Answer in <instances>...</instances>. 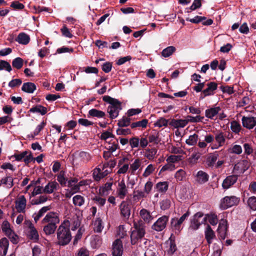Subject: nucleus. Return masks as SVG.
<instances>
[{"label":"nucleus","mask_w":256,"mask_h":256,"mask_svg":"<svg viewBox=\"0 0 256 256\" xmlns=\"http://www.w3.org/2000/svg\"><path fill=\"white\" fill-rule=\"evenodd\" d=\"M45 224L43 231L47 235L54 234L56 229V224L60 222L58 215L54 212H50L46 214L41 222Z\"/></svg>","instance_id":"nucleus-1"},{"label":"nucleus","mask_w":256,"mask_h":256,"mask_svg":"<svg viewBox=\"0 0 256 256\" xmlns=\"http://www.w3.org/2000/svg\"><path fill=\"white\" fill-rule=\"evenodd\" d=\"M56 236L59 245L66 246L70 242L72 236L68 223L64 222L58 226Z\"/></svg>","instance_id":"nucleus-2"},{"label":"nucleus","mask_w":256,"mask_h":256,"mask_svg":"<svg viewBox=\"0 0 256 256\" xmlns=\"http://www.w3.org/2000/svg\"><path fill=\"white\" fill-rule=\"evenodd\" d=\"M111 164H110L108 162L103 164L102 172H100V168H96L93 172L92 176L93 178L96 181H99L101 178L104 177L108 173L112 171V168H114L116 165L114 161H110Z\"/></svg>","instance_id":"nucleus-3"},{"label":"nucleus","mask_w":256,"mask_h":256,"mask_svg":"<svg viewBox=\"0 0 256 256\" xmlns=\"http://www.w3.org/2000/svg\"><path fill=\"white\" fill-rule=\"evenodd\" d=\"M144 234L145 230L144 226L140 224L134 222V230L130 235L132 244H135L144 237Z\"/></svg>","instance_id":"nucleus-4"},{"label":"nucleus","mask_w":256,"mask_h":256,"mask_svg":"<svg viewBox=\"0 0 256 256\" xmlns=\"http://www.w3.org/2000/svg\"><path fill=\"white\" fill-rule=\"evenodd\" d=\"M24 226L26 229L27 236L34 242H38L40 238L39 234L32 222L29 220H26Z\"/></svg>","instance_id":"nucleus-5"},{"label":"nucleus","mask_w":256,"mask_h":256,"mask_svg":"<svg viewBox=\"0 0 256 256\" xmlns=\"http://www.w3.org/2000/svg\"><path fill=\"white\" fill-rule=\"evenodd\" d=\"M239 202V199L235 196H225L220 202V206L222 208L225 210Z\"/></svg>","instance_id":"nucleus-6"},{"label":"nucleus","mask_w":256,"mask_h":256,"mask_svg":"<svg viewBox=\"0 0 256 256\" xmlns=\"http://www.w3.org/2000/svg\"><path fill=\"white\" fill-rule=\"evenodd\" d=\"M205 222L206 218L204 217L203 214L200 212H197L193 216L190 228L194 230H198L200 224Z\"/></svg>","instance_id":"nucleus-7"},{"label":"nucleus","mask_w":256,"mask_h":256,"mask_svg":"<svg viewBox=\"0 0 256 256\" xmlns=\"http://www.w3.org/2000/svg\"><path fill=\"white\" fill-rule=\"evenodd\" d=\"M190 214V212H187L184 214L180 218H172L170 222L172 227L175 230L180 232L181 230L180 226L188 218Z\"/></svg>","instance_id":"nucleus-8"},{"label":"nucleus","mask_w":256,"mask_h":256,"mask_svg":"<svg viewBox=\"0 0 256 256\" xmlns=\"http://www.w3.org/2000/svg\"><path fill=\"white\" fill-rule=\"evenodd\" d=\"M168 220V216H163L154 224L152 228L156 231L160 232L166 228Z\"/></svg>","instance_id":"nucleus-9"},{"label":"nucleus","mask_w":256,"mask_h":256,"mask_svg":"<svg viewBox=\"0 0 256 256\" xmlns=\"http://www.w3.org/2000/svg\"><path fill=\"white\" fill-rule=\"evenodd\" d=\"M123 253V246L122 242L120 239L115 240L112 245V256H122Z\"/></svg>","instance_id":"nucleus-10"},{"label":"nucleus","mask_w":256,"mask_h":256,"mask_svg":"<svg viewBox=\"0 0 256 256\" xmlns=\"http://www.w3.org/2000/svg\"><path fill=\"white\" fill-rule=\"evenodd\" d=\"M208 88L203 90L200 94V98H203L206 96H212L214 94V92L218 88V84L214 82H211L206 84Z\"/></svg>","instance_id":"nucleus-11"},{"label":"nucleus","mask_w":256,"mask_h":256,"mask_svg":"<svg viewBox=\"0 0 256 256\" xmlns=\"http://www.w3.org/2000/svg\"><path fill=\"white\" fill-rule=\"evenodd\" d=\"M102 100L110 104L108 107L118 108L119 110L122 109V102L118 99L113 98L109 96H102Z\"/></svg>","instance_id":"nucleus-12"},{"label":"nucleus","mask_w":256,"mask_h":256,"mask_svg":"<svg viewBox=\"0 0 256 256\" xmlns=\"http://www.w3.org/2000/svg\"><path fill=\"white\" fill-rule=\"evenodd\" d=\"M242 122L244 128L248 130L252 129L256 126V117L244 116Z\"/></svg>","instance_id":"nucleus-13"},{"label":"nucleus","mask_w":256,"mask_h":256,"mask_svg":"<svg viewBox=\"0 0 256 256\" xmlns=\"http://www.w3.org/2000/svg\"><path fill=\"white\" fill-rule=\"evenodd\" d=\"M120 208L122 216L126 219H128L130 215L131 211V206L129 202L123 201L121 203Z\"/></svg>","instance_id":"nucleus-14"},{"label":"nucleus","mask_w":256,"mask_h":256,"mask_svg":"<svg viewBox=\"0 0 256 256\" xmlns=\"http://www.w3.org/2000/svg\"><path fill=\"white\" fill-rule=\"evenodd\" d=\"M16 208L18 212L24 213L26 206V200L24 196H20L15 202Z\"/></svg>","instance_id":"nucleus-15"},{"label":"nucleus","mask_w":256,"mask_h":256,"mask_svg":"<svg viewBox=\"0 0 256 256\" xmlns=\"http://www.w3.org/2000/svg\"><path fill=\"white\" fill-rule=\"evenodd\" d=\"M218 232L220 238L224 240L227 235V221L221 220L220 221Z\"/></svg>","instance_id":"nucleus-16"},{"label":"nucleus","mask_w":256,"mask_h":256,"mask_svg":"<svg viewBox=\"0 0 256 256\" xmlns=\"http://www.w3.org/2000/svg\"><path fill=\"white\" fill-rule=\"evenodd\" d=\"M116 192L118 196L121 199L124 198L126 195L128 190L124 180H122L118 182Z\"/></svg>","instance_id":"nucleus-17"},{"label":"nucleus","mask_w":256,"mask_h":256,"mask_svg":"<svg viewBox=\"0 0 256 256\" xmlns=\"http://www.w3.org/2000/svg\"><path fill=\"white\" fill-rule=\"evenodd\" d=\"M238 180L236 175H232L227 176L223 181L222 186L224 189H228L234 184Z\"/></svg>","instance_id":"nucleus-18"},{"label":"nucleus","mask_w":256,"mask_h":256,"mask_svg":"<svg viewBox=\"0 0 256 256\" xmlns=\"http://www.w3.org/2000/svg\"><path fill=\"white\" fill-rule=\"evenodd\" d=\"M248 161H239L234 168V171L236 173H243L248 168Z\"/></svg>","instance_id":"nucleus-19"},{"label":"nucleus","mask_w":256,"mask_h":256,"mask_svg":"<svg viewBox=\"0 0 256 256\" xmlns=\"http://www.w3.org/2000/svg\"><path fill=\"white\" fill-rule=\"evenodd\" d=\"M196 181L200 184H203L208 180L209 176L205 172L200 170L195 176Z\"/></svg>","instance_id":"nucleus-20"},{"label":"nucleus","mask_w":256,"mask_h":256,"mask_svg":"<svg viewBox=\"0 0 256 256\" xmlns=\"http://www.w3.org/2000/svg\"><path fill=\"white\" fill-rule=\"evenodd\" d=\"M188 124V120H176L173 118L169 122V125L174 128H184Z\"/></svg>","instance_id":"nucleus-21"},{"label":"nucleus","mask_w":256,"mask_h":256,"mask_svg":"<svg viewBox=\"0 0 256 256\" xmlns=\"http://www.w3.org/2000/svg\"><path fill=\"white\" fill-rule=\"evenodd\" d=\"M81 218L77 214H74L70 222L69 226L72 230H75L80 224Z\"/></svg>","instance_id":"nucleus-22"},{"label":"nucleus","mask_w":256,"mask_h":256,"mask_svg":"<svg viewBox=\"0 0 256 256\" xmlns=\"http://www.w3.org/2000/svg\"><path fill=\"white\" fill-rule=\"evenodd\" d=\"M221 108L220 106L206 109L205 111V116L206 118L213 120L214 118L218 114Z\"/></svg>","instance_id":"nucleus-23"},{"label":"nucleus","mask_w":256,"mask_h":256,"mask_svg":"<svg viewBox=\"0 0 256 256\" xmlns=\"http://www.w3.org/2000/svg\"><path fill=\"white\" fill-rule=\"evenodd\" d=\"M15 40L20 44L26 45L28 44L30 41V36L24 32H20L18 34Z\"/></svg>","instance_id":"nucleus-24"},{"label":"nucleus","mask_w":256,"mask_h":256,"mask_svg":"<svg viewBox=\"0 0 256 256\" xmlns=\"http://www.w3.org/2000/svg\"><path fill=\"white\" fill-rule=\"evenodd\" d=\"M36 86L34 83L31 82H26L24 83L22 90L26 92L32 94L36 90Z\"/></svg>","instance_id":"nucleus-25"},{"label":"nucleus","mask_w":256,"mask_h":256,"mask_svg":"<svg viewBox=\"0 0 256 256\" xmlns=\"http://www.w3.org/2000/svg\"><path fill=\"white\" fill-rule=\"evenodd\" d=\"M205 238L208 244H210L212 242V240L215 238L216 236L214 232L212 230V228L209 225H208L206 229L205 232Z\"/></svg>","instance_id":"nucleus-26"},{"label":"nucleus","mask_w":256,"mask_h":256,"mask_svg":"<svg viewBox=\"0 0 256 256\" xmlns=\"http://www.w3.org/2000/svg\"><path fill=\"white\" fill-rule=\"evenodd\" d=\"M105 116L106 114L104 112L96 108H92L88 111V118L96 117L98 118H102Z\"/></svg>","instance_id":"nucleus-27"},{"label":"nucleus","mask_w":256,"mask_h":256,"mask_svg":"<svg viewBox=\"0 0 256 256\" xmlns=\"http://www.w3.org/2000/svg\"><path fill=\"white\" fill-rule=\"evenodd\" d=\"M58 184L56 182H48L43 190V192L46 194H52L56 189L58 186Z\"/></svg>","instance_id":"nucleus-28"},{"label":"nucleus","mask_w":256,"mask_h":256,"mask_svg":"<svg viewBox=\"0 0 256 256\" xmlns=\"http://www.w3.org/2000/svg\"><path fill=\"white\" fill-rule=\"evenodd\" d=\"M50 210V206L42 207L38 212L34 213L32 217L36 222H37L39 219L48 210Z\"/></svg>","instance_id":"nucleus-29"},{"label":"nucleus","mask_w":256,"mask_h":256,"mask_svg":"<svg viewBox=\"0 0 256 256\" xmlns=\"http://www.w3.org/2000/svg\"><path fill=\"white\" fill-rule=\"evenodd\" d=\"M84 198L80 194H76L72 198V203L76 206L80 207L84 204Z\"/></svg>","instance_id":"nucleus-30"},{"label":"nucleus","mask_w":256,"mask_h":256,"mask_svg":"<svg viewBox=\"0 0 256 256\" xmlns=\"http://www.w3.org/2000/svg\"><path fill=\"white\" fill-rule=\"evenodd\" d=\"M14 156L16 158L15 160H24L31 158L32 154L30 152L24 151L20 154H15Z\"/></svg>","instance_id":"nucleus-31"},{"label":"nucleus","mask_w":256,"mask_h":256,"mask_svg":"<svg viewBox=\"0 0 256 256\" xmlns=\"http://www.w3.org/2000/svg\"><path fill=\"white\" fill-rule=\"evenodd\" d=\"M9 246V242L6 238L0 239V248L3 250L2 256H6Z\"/></svg>","instance_id":"nucleus-32"},{"label":"nucleus","mask_w":256,"mask_h":256,"mask_svg":"<svg viewBox=\"0 0 256 256\" xmlns=\"http://www.w3.org/2000/svg\"><path fill=\"white\" fill-rule=\"evenodd\" d=\"M106 148L108 150H110L112 152H114L118 148V140L117 139H116L115 140H110L108 142Z\"/></svg>","instance_id":"nucleus-33"},{"label":"nucleus","mask_w":256,"mask_h":256,"mask_svg":"<svg viewBox=\"0 0 256 256\" xmlns=\"http://www.w3.org/2000/svg\"><path fill=\"white\" fill-rule=\"evenodd\" d=\"M131 119L128 116H123L122 118L118 120V126L120 128L126 127L130 126Z\"/></svg>","instance_id":"nucleus-34"},{"label":"nucleus","mask_w":256,"mask_h":256,"mask_svg":"<svg viewBox=\"0 0 256 256\" xmlns=\"http://www.w3.org/2000/svg\"><path fill=\"white\" fill-rule=\"evenodd\" d=\"M30 112L33 113L38 112L40 113L42 115H44L47 112V108L42 105H36L32 108L30 110Z\"/></svg>","instance_id":"nucleus-35"},{"label":"nucleus","mask_w":256,"mask_h":256,"mask_svg":"<svg viewBox=\"0 0 256 256\" xmlns=\"http://www.w3.org/2000/svg\"><path fill=\"white\" fill-rule=\"evenodd\" d=\"M140 215L142 219L146 222H150L152 218L150 212L146 209H142L140 212Z\"/></svg>","instance_id":"nucleus-36"},{"label":"nucleus","mask_w":256,"mask_h":256,"mask_svg":"<svg viewBox=\"0 0 256 256\" xmlns=\"http://www.w3.org/2000/svg\"><path fill=\"white\" fill-rule=\"evenodd\" d=\"M121 110L118 108H112L108 107L107 112L109 114V118L111 119H114L118 117L119 112Z\"/></svg>","instance_id":"nucleus-37"},{"label":"nucleus","mask_w":256,"mask_h":256,"mask_svg":"<svg viewBox=\"0 0 256 256\" xmlns=\"http://www.w3.org/2000/svg\"><path fill=\"white\" fill-rule=\"evenodd\" d=\"M168 182H159L156 184V188L160 192H165L168 190Z\"/></svg>","instance_id":"nucleus-38"},{"label":"nucleus","mask_w":256,"mask_h":256,"mask_svg":"<svg viewBox=\"0 0 256 256\" xmlns=\"http://www.w3.org/2000/svg\"><path fill=\"white\" fill-rule=\"evenodd\" d=\"M148 124V120L147 119H142V120L132 122L130 124L132 128H134L138 127L142 128H146Z\"/></svg>","instance_id":"nucleus-39"},{"label":"nucleus","mask_w":256,"mask_h":256,"mask_svg":"<svg viewBox=\"0 0 256 256\" xmlns=\"http://www.w3.org/2000/svg\"><path fill=\"white\" fill-rule=\"evenodd\" d=\"M204 218H206V222L208 220L212 225L216 226L218 224V219L217 216L214 214H206Z\"/></svg>","instance_id":"nucleus-40"},{"label":"nucleus","mask_w":256,"mask_h":256,"mask_svg":"<svg viewBox=\"0 0 256 256\" xmlns=\"http://www.w3.org/2000/svg\"><path fill=\"white\" fill-rule=\"evenodd\" d=\"M176 49L174 46H169L164 49L162 52V56L164 58H167L171 56Z\"/></svg>","instance_id":"nucleus-41"},{"label":"nucleus","mask_w":256,"mask_h":256,"mask_svg":"<svg viewBox=\"0 0 256 256\" xmlns=\"http://www.w3.org/2000/svg\"><path fill=\"white\" fill-rule=\"evenodd\" d=\"M2 230L6 236L10 234V232L14 231L10 227V224L7 220L3 222L2 224Z\"/></svg>","instance_id":"nucleus-42"},{"label":"nucleus","mask_w":256,"mask_h":256,"mask_svg":"<svg viewBox=\"0 0 256 256\" xmlns=\"http://www.w3.org/2000/svg\"><path fill=\"white\" fill-rule=\"evenodd\" d=\"M102 240L98 236H94L90 242V244L93 248H98L102 244Z\"/></svg>","instance_id":"nucleus-43"},{"label":"nucleus","mask_w":256,"mask_h":256,"mask_svg":"<svg viewBox=\"0 0 256 256\" xmlns=\"http://www.w3.org/2000/svg\"><path fill=\"white\" fill-rule=\"evenodd\" d=\"M23 64L24 60L20 57L15 58L12 62V66L18 70L20 69L22 67Z\"/></svg>","instance_id":"nucleus-44"},{"label":"nucleus","mask_w":256,"mask_h":256,"mask_svg":"<svg viewBox=\"0 0 256 256\" xmlns=\"http://www.w3.org/2000/svg\"><path fill=\"white\" fill-rule=\"evenodd\" d=\"M176 161H170L161 168L160 172L164 171H172L176 168L174 164Z\"/></svg>","instance_id":"nucleus-45"},{"label":"nucleus","mask_w":256,"mask_h":256,"mask_svg":"<svg viewBox=\"0 0 256 256\" xmlns=\"http://www.w3.org/2000/svg\"><path fill=\"white\" fill-rule=\"evenodd\" d=\"M198 139V135L196 134H194L189 136L188 138L186 140V142L190 146H194L197 143Z\"/></svg>","instance_id":"nucleus-46"},{"label":"nucleus","mask_w":256,"mask_h":256,"mask_svg":"<svg viewBox=\"0 0 256 256\" xmlns=\"http://www.w3.org/2000/svg\"><path fill=\"white\" fill-rule=\"evenodd\" d=\"M75 156L76 158L80 160H88L90 158V154L85 152H76Z\"/></svg>","instance_id":"nucleus-47"},{"label":"nucleus","mask_w":256,"mask_h":256,"mask_svg":"<svg viewBox=\"0 0 256 256\" xmlns=\"http://www.w3.org/2000/svg\"><path fill=\"white\" fill-rule=\"evenodd\" d=\"M230 128L235 134H238L242 129V127L238 122L233 120L230 123Z\"/></svg>","instance_id":"nucleus-48"},{"label":"nucleus","mask_w":256,"mask_h":256,"mask_svg":"<svg viewBox=\"0 0 256 256\" xmlns=\"http://www.w3.org/2000/svg\"><path fill=\"white\" fill-rule=\"evenodd\" d=\"M104 226L102 225V220L100 218H97L94 222V232H100L103 229Z\"/></svg>","instance_id":"nucleus-49"},{"label":"nucleus","mask_w":256,"mask_h":256,"mask_svg":"<svg viewBox=\"0 0 256 256\" xmlns=\"http://www.w3.org/2000/svg\"><path fill=\"white\" fill-rule=\"evenodd\" d=\"M160 142L159 133L158 132H155L154 134H150L149 136L148 142L158 144Z\"/></svg>","instance_id":"nucleus-50"},{"label":"nucleus","mask_w":256,"mask_h":256,"mask_svg":"<svg viewBox=\"0 0 256 256\" xmlns=\"http://www.w3.org/2000/svg\"><path fill=\"white\" fill-rule=\"evenodd\" d=\"M2 184H4L7 188H10L13 186V178L11 176H6L2 178L1 180Z\"/></svg>","instance_id":"nucleus-51"},{"label":"nucleus","mask_w":256,"mask_h":256,"mask_svg":"<svg viewBox=\"0 0 256 256\" xmlns=\"http://www.w3.org/2000/svg\"><path fill=\"white\" fill-rule=\"evenodd\" d=\"M5 69L8 72L12 70V67L9 62L4 60H0V70Z\"/></svg>","instance_id":"nucleus-52"},{"label":"nucleus","mask_w":256,"mask_h":256,"mask_svg":"<svg viewBox=\"0 0 256 256\" xmlns=\"http://www.w3.org/2000/svg\"><path fill=\"white\" fill-rule=\"evenodd\" d=\"M146 196H147V195L145 194V192L142 190H134V192L133 198L134 200H138L142 198L146 197Z\"/></svg>","instance_id":"nucleus-53"},{"label":"nucleus","mask_w":256,"mask_h":256,"mask_svg":"<svg viewBox=\"0 0 256 256\" xmlns=\"http://www.w3.org/2000/svg\"><path fill=\"white\" fill-rule=\"evenodd\" d=\"M248 204L252 210H256V197L251 196L248 200Z\"/></svg>","instance_id":"nucleus-54"},{"label":"nucleus","mask_w":256,"mask_h":256,"mask_svg":"<svg viewBox=\"0 0 256 256\" xmlns=\"http://www.w3.org/2000/svg\"><path fill=\"white\" fill-rule=\"evenodd\" d=\"M6 236L13 244H17L19 242V237L14 231H12L10 232V234H8Z\"/></svg>","instance_id":"nucleus-55"},{"label":"nucleus","mask_w":256,"mask_h":256,"mask_svg":"<svg viewBox=\"0 0 256 256\" xmlns=\"http://www.w3.org/2000/svg\"><path fill=\"white\" fill-rule=\"evenodd\" d=\"M157 152V150L155 148L149 149L146 152V156L149 160L154 158L155 155Z\"/></svg>","instance_id":"nucleus-56"},{"label":"nucleus","mask_w":256,"mask_h":256,"mask_svg":"<svg viewBox=\"0 0 256 256\" xmlns=\"http://www.w3.org/2000/svg\"><path fill=\"white\" fill-rule=\"evenodd\" d=\"M201 6L202 0H194L192 5L189 8H186L188 10L187 12H190L188 10H194L196 8H200Z\"/></svg>","instance_id":"nucleus-57"},{"label":"nucleus","mask_w":256,"mask_h":256,"mask_svg":"<svg viewBox=\"0 0 256 256\" xmlns=\"http://www.w3.org/2000/svg\"><path fill=\"white\" fill-rule=\"evenodd\" d=\"M206 18L205 16H196L193 18L190 19L189 18H187L186 20L194 24H198L200 22H202L204 20H206Z\"/></svg>","instance_id":"nucleus-58"},{"label":"nucleus","mask_w":256,"mask_h":256,"mask_svg":"<svg viewBox=\"0 0 256 256\" xmlns=\"http://www.w3.org/2000/svg\"><path fill=\"white\" fill-rule=\"evenodd\" d=\"M168 124V120L164 118H160L154 124V126L161 128L162 126H166Z\"/></svg>","instance_id":"nucleus-59"},{"label":"nucleus","mask_w":256,"mask_h":256,"mask_svg":"<svg viewBox=\"0 0 256 256\" xmlns=\"http://www.w3.org/2000/svg\"><path fill=\"white\" fill-rule=\"evenodd\" d=\"M60 30L62 36L65 37L72 38L73 36V35L71 34L69 29L66 27V25H64L62 26Z\"/></svg>","instance_id":"nucleus-60"},{"label":"nucleus","mask_w":256,"mask_h":256,"mask_svg":"<svg viewBox=\"0 0 256 256\" xmlns=\"http://www.w3.org/2000/svg\"><path fill=\"white\" fill-rule=\"evenodd\" d=\"M220 88L224 93H227L229 94L234 93V86H220Z\"/></svg>","instance_id":"nucleus-61"},{"label":"nucleus","mask_w":256,"mask_h":256,"mask_svg":"<svg viewBox=\"0 0 256 256\" xmlns=\"http://www.w3.org/2000/svg\"><path fill=\"white\" fill-rule=\"evenodd\" d=\"M10 7L16 10H22L24 8V4L20 3L18 0H15L11 3Z\"/></svg>","instance_id":"nucleus-62"},{"label":"nucleus","mask_w":256,"mask_h":256,"mask_svg":"<svg viewBox=\"0 0 256 256\" xmlns=\"http://www.w3.org/2000/svg\"><path fill=\"white\" fill-rule=\"evenodd\" d=\"M46 122L42 121L39 125H38L34 132V135L32 138L34 136H38L40 132L44 128L46 125Z\"/></svg>","instance_id":"nucleus-63"},{"label":"nucleus","mask_w":256,"mask_h":256,"mask_svg":"<svg viewBox=\"0 0 256 256\" xmlns=\"http://www.w3.org/2000/svg\"><path fill=\"white\" fill-rule=\"evenodd\" d=\"M129 142L132 148H138L139 146V138L137 136L132 137L130 140Z\"/></svg>","instance_id":"nucleus-64"}]
</instances>
